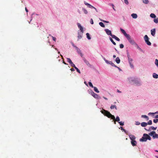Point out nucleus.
<instances>
[{"label":"nucleus","mask_w":158,"mask_h":158,"mask_svg":"<svg viewBox=\"0 0 158 158\" xmlns=\"http://www.w3.org/2000/svg\"><path fill=\"white\" fill-rule=\"evenodd\" d=\"M153 122L156 123L158 122V119H154L153 120Z\"/></svg>","instance_id":"43"},{"label":"nucleus","mask_w":158,"mask_h":158,"mask_svg":"<svg viewBox=\"0 0 158 158\" xmlns=\"http://www.w3.org/2000/svg\"><path fill=\"white\" fill-rule=\"evenodd\" d=\"M83 60L85 63L87 64V66H88L90 67L91 66V65L90 64L89 62L85 58H83Z\"/></svg>","instance_id":"9"},{"label":"nucleus","mask_w":158,"mask_h":158,"mask_svg":"<svg viewBox=\"0 0 158 158\" xmlns=\"http://www.w3.org/2000/svg\"><path fill=\"white\" fill-rule=\"evenodd\" d=\"M127 39L129 42L132 44L134 45L135 44V43L134 40L132 39L129 35H128V36L126 37Z\"/></svg>","instance_id":"6"},{"label":"nucleus","mask_w":158,"mask_h":158,"mask_svg":"<svg viewBox=\"0 0 158 158\" xmlns=\"http://www.w3.org/2000/svg\"><path fill=\"white\" fill-rule=\"evenodd\" d=\"M157 129V127H154L153 126H151L149 128L148 130V131H150L151 130H156Z\"/></svg>","instance_id":"13"},{"label":"nucleus","mask_w":158,"mask_h":158,"mask_svg":"<svg viewBox=\"0 0 158 158\" xmlns=\"http://www.w3.org/2000/svg\"><path fill=\"white\" fill-rule=\"evenodd\" d=\"M111 6H112V7H113V9H114V10H115V9L114 8V5L113 4H111Z\"/></svg>","instance_id":"54"},{"label":"nucleus","mask_w":158,"mask_h":158,"mask_svg":"<svg viewBox=\"0 0 158 158\" xmlns=\"http://www.w3.org/2000/svg\"><path fill=\"white\" fill-rule=\"evenodd\" d=\"M124 2L127 4H128V2L127 1V0H124Z\"/></svg>","instance_id":"49"},{"label":"nucleus","mask_w":158,"mask_h":158,"mask_svg":"<svg viewBox=\"0 0 158 158\" xmlns=\"http://www.w3.org/2000/svg\"><path fill=\"white\" fill-rule=\"evenodd\" d=\"M131 16L132 18L134 19H136L137 17V15L136 14H132L131 15Z\"/></svg>","instance_id":"19"},{"label":"nucleus","mask_w":158,"mask_h":158,"mask_svg":"<svg viewBox=\"0 0 158 158\" xmlns=\"http://www.w3.org/2000/svg\"><path fill=\"white\" fill-rule=\"evenodd\" d=\"M72 46L74 47H75V48H76V46H75L74 44H73V43H72Z\"/></svg>","instance_id":"61"},{"label":"nucleus","mask_w":158,"mask_h":158,"mask_svg":"<svg viewBox=\"0 0 158 158\" xmlns=\"http://www.w3.org/2000/svg\"><path fill=\"white\" fill-rule=\"evenodd\" d=\"M105 31L106 32V33L108 35H110L112 36L113 35L112 34L111 31L107 29H106L105 30Z\"/></svg>","instance_id":"8"},{"label":"nucleus","mask_w":158,"mask_h":158,"mask_svg":"<svg viewBox=\"0 0 158 158\" xmlns=\"http://www.w3.org/2000/svg\"><path fill=\"white\" fill-rule=\"evenodd\" d=\"M118 123L120 124V125L121 126H123L124 125V122H119Z\"/></svg>","instance_id":"40"},{"label":"nucleus","mask_w":158,"mask_h":158,"mask_svg":"<svg viewBox=\"0 0 158 158\" xmlns=\"http://www.w3.org/2000/svg\"><path fill=\"white\" fill-rule=\"evenodd\" d=\"M154 22L156 23H158V18L154 19Z\"/></svg>","instance_id":"35"},{"label":"nucleus","mask_w":158,"mask_h":158,"mask_svg":"<svg viewBox=\"0 0 158 158\" xmlns=\"http://www.w3.org/2000/svg\"><path fill=\"white\" fill-rule=\"evenodd\" d=\"M76 49L77 50V52L78 53H80L81 52L79 48H77V47H76Z\"/></svg>","instance_id":"32"},{"label":"nucleus","mask_w":158,"mask_h":158,"mask_svg":"<svg viewBox=\"0 0 158 158\" xmlns=\"http://www.w3.org/2000/svg\"><path fill=\"white\" fill-rule=\"evenodd\" d=\"M127 55L128 59V62L130 64V67L131 68H134V66L133 64H132L133 60L131 58L130 54L128 52H127Z\"/></svg>","instance_id":"2"},{"label":"nucleus","mask_w":158,"mask_h":158,"mask_svg":"<svg viewBox=\"0 0 158 158\" xmlns=\"http://www.w3.org/2000/svg\"><path fill=\"white\" fill-rule=\"evenodd\" d=\"M89 86L92 87V88H94V86H93V85H92V83L90 82H89Z\"/></svg>","instance_id":"36"},{"label":"nucleus","mask_w":158,"mask_h":158,"mask_svg":"<svg viewBox=\"0 0 158 158\" xmlns=\"http://www.w3.org/2000/svg\"><path fill=\"white\" fill-rule=\"evenodd\" d=\"M120 128H121V129L122 130L124 131L125 132H126V130H125V129H123L122 127H121Z\"/></svg>","instance_id":"52"},{"label":"nucleus","mask_w":158,"mask_h":158,"mask_svg":"<svg viewBox=\"0 0 158 158\" xmlns=\"http://www.w3.org/2000/svg\"><path fill=\"white\" fill-rule=\"evenodd\" d=\"M82 10H83V11L85 14H86L88 13V11L85 9L83 8Z\"/></svg>","instance_id":"33"},{"label":"nucleus","mask_w":158,"mask_h":158,"mask_svg":"<svg viewBox=\"0 0 158 158\" xmlns=\"http://www.w3.org/2000/svg\"><path fill=\"white\" fill-rule=\"evenodd\" d=\"M153 77L155 78H158V75L155 73L153 74Z\"/></svg>","instance_id":"21"},{"label":"nucleus","mask_w":158,"mask_h":158,"mask_svg":"<svg viewBox=\"0 0 158 158\" xmlns=\"http://www.w3.org/2000/svg\"><path fill=\"white\" fill-rule=\"evenodd\" d=\"M86 35L88 39L90 40L91 39V37H90L89 34V33H87L86 34Z\"/></svg>","instance_id":"31"},{"label":"nucleus","mask_w":158,"mask_h":158,"mask_svg":"<svg viewBox=\"0 0 158 158\" xmlns=\"http://www.w3.org/2000/svg\"><path fill=\"white\" fill-rule=\"evenodd\" d=\"M141 117L142 118H146L147 120H148L149 119V118L148 117L146 116V115H142Z\"/></svg>","instance_id":"27"},{"label":"nucleus","mask_w":158,"mask_h":158,"mask_svg":"<svg viewBox=\"0 0 158 158\" xmlns=\"http://www.w3.org/2000/svg\"><path fill=\"white\" fill-rule=\"evenodd\" d=\"M149 135L150 136H152L153 139L158 138V134H156V132L154 131H152L149 133Z\"/></svg>","instance_id":"5"},{"label":"nucleus","mask_w":158,"mask_h":158,"mask_svg":"<svg viewBox=\"0 0 158 158\" xmlns=\"http://www.w3.org/2000/svg\"><path fill=\"white\" fill-rule=\"evenodd\" d=\"M147 138V139H148L149 140H151V137L149 136H148V137Z\"/></svg>","instance_id":"53"},{"label":"nucleus","mask_w":158,"mask_h":158,"mask_svg":"<svg viewBox=\"0 0 158 158\" xmlns=\"http://www.w3.org/2000/svg\"><path fill=\"white\" fill-rule=\"evenodd\" d=\"M104 60L105 61V62L107 64H111V63H112V61H109L107 60H106L105 58L104 59Z\"/></svg>","instance_id":"23"},{"label":"nucleus","mask_w":158,"mask_h":158,"mask_svg":"<svg viewBox=\"0 0 158 158\" xmlns=\"http://www.w3.org/2000/svg\"><path fill=\"white\" fill-rule=\"evenodd\" d=\"M79 54H80L81 56L82 57L83 56V54L81 53V52H80V53Z\"/></svg>","instance_id":"62"},{"label":"nucleus","mask_w":158,"mask_h":158,"mask_svg":"<svg viewBox=\"0 0 158 158\" xmlns=\"http://www.w3.org/2000/svg\"><path fill=\"white\" fill-rule=\"evenodd\" d=\"M77 24L78 28L80 29V30H81L82 33H83V27L79 23H77Z\"/></svg>","instance_id":"12"},{"label":"nucleus","mask_w":158,"mask_h":158,"mask_svg":"<svg viewBox=\"0 0 158 158\" xmlns=\"http://www.w3.org/2000/svg\"><path fill=\"white\" fill-rule=\"evenodd\" d=\"M110 108L111 109H114V108L116 110L117 109L116 106L115 105H111L110 107Z\"/></svg>","instance_id":"22"},{"label":"nucleus","mask_w":158,"mask_h":158,"mask_svg":"<svg viewBox=\"0 0 158 158\" xmlns=\"http://www.w3.org/2000/svg\"><path fill=\"white\" fill-rule=\"evenodd\" d=\"M131 143L132 145L133 146L136 145V141L135 140H134L131 141Z\"/></svg>","instance_id":"17"},{"label":"nucleus","mask_w":158,"mask_h":158,"mask_svg":"<svg viewBox=\"0 0 158 158\" xmlns=\"http://www.w3.org/2000/svg\"><path fill=\"white\" fill-rule=\"evenodd\" d=\"M110 41L112 42V43L113 44H114V45H116V43L113 40L111 37H110Z\"/></svg>","instance_id":"28"},{"label":"nucleus","mask_w":158,"mask_h":158,"mask_svg":"<svg viewBox=\"0 0 158 158\" xmlns=\"http://www.w3.org/2000/svg\"><path fill=\"white\" fill-rule=\"evenodd\" d=\"M78 39H80L82 38V35H80L79 34V33H78Z\"/></svg>","instance_id":"37"},{"label":"nucleus","mask_w":158,"mask_h":158,"mask_svg":"<svg viewBox=\"0 0 158 158\" xmlns=\"http://www.w3.org/2000/svg\"><path fill=\"white\" fill-rule=\"evenodd\" d=\"M140 141L142 142H145L147 140L146 139L144 136L142 137V138L140 139Z\"/></svg>","instance_id":"18"},{"label":"nucleus","mask_w":158,"mask_h":158,"mask_svg":"<svg viewBox=\"0 0 158 158\" xmlns=\"http://www.w3.org/2000/svg\"><path fill=\"white\" fill-rule=\"evenodd\" d=\"M89 94H91L95 98L98 99H101V97L99 96L98 94L95 93L93 91H91Z\"/></svg>","instance_id":"4"},{"label":"nucleus","mask_w":158,"mask_h":158,"mask_svg":"<svg viewBox=\"0 0 158 158\" xmlns=\"http://www.w3.org/2000/svg\"><path fill=\"white\" fill-rule=\"evenodd\" d=\"M155 64L158 67V60L157 59L155 60Z\"/></svg>","instance_id":"34"},{"label":"nucleus","mask_w":158,"mask_h":158,"mask_svg":"<svg viewBox=\"0 0 158 158\" xmlns=\"http://www.w3.org/2000/svg\"><path fill=\"white\" fill-rule=\"evenodd\" d=\"M70 64L71 65V66L72 67L74 68L75 69V68L76 67L75 65L73 62L72 63H71Z\"/></svg>","instance_id":"41"},{"label":"nucleus","mask_w":158,"mask_h":158,"mask_svg":"<svg viewBox=\"0 0 158 158\" xmlns=\"http://www.w3.org/2000/svg\"><path fill=\"white\" fill-rule=\"evenodd\" d=\"M148 0H143V2L145 4H148Z\"/></svg>","instance_id":"38"},{"label":"nucleus","mask_w":158,"mask_h":158,"mask_svg":"<svg viewBox=\"0 0 158 158\" xmlns=\"http://www.w3.org/2000/svg\"><path fill=\"white\" fill-rule=\"evenodd\" d=\"M148 123V125H151L152 124V120H150L148 122V123Z\"/></svg>","instance_id":"39"},{"label":"nucleus","mask_w":158,"mask_h":158,"mask_svg":"<svg viewBox=\"0 0 158 158\" xmlns=\"http://www.w3.org/2000/svg\"><path fill=\"white\" fill-rule=\"evenodd\" d=\"M52 40L55 41H56V37H53V36H52Z\"/></svg>","instance_id":"48"},{"label":"nucleus","mask_w":158,"mask_h":158,"mask_svg":"<svg viewBox=\"0 0 158 158\" xmlns=\"http://www.w3.org/2000/svg\"><path fill=\"white\" fill-rule=\"evenodd\" d=\"M130 138L131 141L135 140V136L133 135H130L129 136Z\"/></svg>","instance_id":"14"},{"label":"nucleus","mask_w":158,"mask_h":158,"mask_svg":"<svg viewBox=\"0 0 158 158\" xmlns=\"http://www.w3.org/2000/svg\"><path fill=\"white\" fill-rule=\"evenodd\" d=\"M129 81L130 82H133L137 85H141L140 81H139L137 78H130L129 79Z\"/></svg>","instance_id":"3"},{"label":"nucleus","mask_w":158,"mask_h":158,"mask_svg":"<svg viewBox=\"0 0 158 158\" xmlns=\"http://www.w3.org/2000/svg\"><path fill=\"white\" fill-rule=\"evenodd\" d=\"M144 40L146 43V44L148 45H151V43L149 41V38L148 37V36L147 35H145L144 37Z\"/></svg>","instance_id":"7"},{"label":"nucleus","mask_w":158,"mask_h":158,"mask_svg":"<svg viewBox=\"0 0 158 158\" xmlns=\"http://www.w3.org/2000/svg\"><path fill=\"white\" fill-rule=\"evenodd\" d=\"M117 92L118 93H121V92L120 91H119L118 89H117Z\"/></svg>","instance_id":"59"},{"label":"nucleus","mask_w":158,"mask_h":158,"mask_svg":"<svg viewBox=\"0 0 158 158\" xmlns=\"http://www.w3.org/2000/svg\"><path fill=\"white\" fill-rule=\"evenodd\" d=\"M63 63L65 64H66L64 61H63Z\"/></svg>","instance_id":"63"},{"label":"nucleus","mask_w":158,"mask_h":158,"mask_svg":"<svg viewBox=\"0 0 158 158\" xmlns=\"http://www.w3.org/2000/svg\"><path fill=\"white\" fill-rule=\"evenodd\" d=\"M90 8H95V7H94L93 6H92V5H91L90 7H89Z\"/></svg>","instance_id":"56"},{"label":"nucleus","mask_w":158,"mask_h":158,"mask_svg":"<svg viewBox=\"0 0 158 158\" xmlns=\"http://www.w3.org/2000/svg\"><path fill=\"white\" fill-rule=\"evenodd\" d=\"M75 69L76 70L77 72L79 73H81V72L80 70L77 68V67L75 68Z\"/></svg>","instance_id":"42"},{"label":"nucleus","mask_w":158,"mask_h":158,"mask_svg":"<svg viewBox=\"0 0 158 158\" xmlns=\"http://www.w3.org/2000/svg\"><path fill=\"white\" fill-rule=\"evenodd\" d=\"M148 125V123L145 122H142L141 123V125L142 127H145Z\"/></svg>","instance_id":"16"},{"label":"nucleus","mask_w":158,"mask_h":158,"mask_svg":"<svg viewBox=\"0 0 158 158\" xmlns=\"http://www.w3.org/2000/svg\"><path fill=\"white\" fill-rule=\"evenodd\" d=\"M120 30L122 33L124 34V36L126 37L127 36H128V35H129V34H127L125 31L122 29V28H120Z\"/></svg>","instance_id":"10"},{"label":"nucleus","mask_w":158,"mask_h":158,"mask_svg":"<svg viewBox=\"0 0 158 158\" xmlns=\"http://www.w3.org/2000/svg\"><path fill=\"white\" fill-rule=\"evenodd\" d=\"M84 4L86 5H87V6H88V5H89V3L86 2H84Z\"/></svg>","instance_id":"50"},{"label":"nucleus","mask_w":158,"mask_h":158,"mask_svg":"<svg viewBox=\"0 0 158 158\" xmlns=\"http://www.w3.org/2000/svg\"><path fill=\"white\" fill-rule=\"evenodd\" d=\"M84 4L86 5H87V6H88V5H89V3L86 2H84Z\"/></svg>","instance_id":"51"},{"label":"nucleus","mask_w":158,"mask_h":158,"mask_svg":"<svg viewBox=\"0 0 158 158\" xmlns=\"http://www.w3.org/2000/svg\"><path fill=\"white\" fill-rule=\"evenodd\" d=\"M99 25L102 27H105V25H104V24L102 22H99Z\"/></svg>","instance_id":"26"},{"label":"nucleus","mask_w":158,"mask_h":158,"mask_svg":"<svg viewBox=\"0 0 158 158\" xmlns=\"http://www.w3.org/2000/svg\"><path fill=\"white\" fill-rule=\"evenodd\" d=\"M103 22H105V23H109V22L108 21H106L104 20L103 21Z\"/></svg>","instance_id":"57"},{"label":"nucleus","mask_w":158,"mask_h":158,"mask_svg":"<svg viewBox=\"0 0 158 158\" xmlns=\"http://www.w3.org/2000/svg\"><path fill=\"white\" fill-rule=\"evenodd\" d=\"M150 16L152 18H155L156 17V15L153 13H152L150 15Z\"/></svg>","instance_id":"24"},{"label":"nucleus","mask_w":158,"mask_h":158,"mask_svg":"<svg viewBox=\"0 0 158 158\" xmlns=\"http://www.w3.org/2000/svg\"><path fill=\"white\" fill-rule=\"evenodd\" d=\"M25 10H26V11L27 12H28V10L27 9V8L26 7H25Z\"/></svg>","instance_id":"60"},{"label":"nucleus","mask_w":158,"mask_h":158,"mask_svg":"<svg viewBox=\"0 0 158 158\" xmlns=\"http://www.w3.org/2000/svg\"><path fill=\"white\" fill-rule=\"evenodd\" d=\"M110 65H111L112 66L115 67H117V66H116V65H115L114 64V63H112H112H111V64Z\"/></svg>","instance_id":"45"},{"label":"nucleus","mask_w":158,"mask_h":158,"mask_svg":"<svg viewBox=\"0 0 158 158\" xmlns=\"http://www.w3.org/2000/svg\"><path fill=\"white\" fill-rule=\"evenodd\" d=\"M136 125H139L140 124V123L138 122H136Z\"/></svg>","instance_id":"55"},{"label":"nucleus","mask_w":158,"mask_h":158,"mask_svg":"<svg viewBox=\"0 0 158 158\" xmlns=\"http://www.w3.org/2000/svg\"><path fill=\"white\" fill-rule=\"evenodd\" d=\"M151 34L153 36H154L156 34V29L154 28L152 29L151 31Z\"/></svg>","instance_id":"11"},{"label":"nucleus","mask_w":158,"mask_h":158,"mask_svg":"<svg viewBox=\"0 0 158 158\" xmlns=\"http://www.w3.org/2000/svg\"><path fill=\"white\" fill-rule=\"evenodd\" d=\"M101 113L104 114L105 116H107L108 118H111V119L115 120V121L119 122L120 121V118L118 116H117L116 119L114 116L111 114L110 112L108 111L104 110H103L101 111Z\"/></svg>","instance_id":"1"},{"label":"nucleus","mask_w":158,"mask_h":158,"mask_svg":"<svg viewBox=\"0 0 158 158\" xmlns=\"http://www.w3.org/2000/svg\"><path fill=\"white\" fill-rule=\"evenodd\" d=\"M124 45L123 44H121L120 45V48H122L124 47Z\"/></svg>","instance_id":"46"},{"label":"nucleus","mask_w":158,"mask_h":158,"mask_svg":"<svg viewBox=\"0 0 158 158\" xmlns=\"http://www.w3.org/2000/svg\"><path fill=\"white\" fill-rule=\"evenodd\" d=\"M90 23L92 24H94L93 21L92 19H90Z\"/></svg>","instance_id":"47"},{"label":"nucleus","mask_w":158,"mask_h":158,"mask_svg":"<svg viewBox=\"0 0 158 158\" xmlns=\"http://www.w3.org/2000/svg\"><path fill=\"white\" fill-rule=\"evenodd\" d=\"M67 61L70 64L72 63V62L69 58H67Z\"/></svg>","instance_id":"29"},{"label":"nucleus","mask_w":158,"mask_h":158,"mask_svg":"<svg viewBox=\"0 0 158 158\" xmlns=\"http://www.w3.org/2000/svg\"><path fill=\"white\" fill-rule=\"evenodd\" d=\"M70 70L72 71H74V69L73 68H71Z\"/></svg>","instance_id":"58"},{"label":"nucleus","mask_w":158,"mask_h":158,"mask_svg":"<svg viewBox=\"0 0 158 158\" xmlns=\"http://www.w3.org/2000/svg\"><path fill=\"white\" fill-rule=\"evenodd\" d=\"M148 136H149L148 135L146 134H144L143 135V136H144L145 138H146V139L147 140V138L148 137Z\"/></svg>","instance_id":"30"},{"label":"nucleus","mask_w":158,"mask_h":158,"mask_svg":"<svg viewBox=\"0 0 158 158\" xmlns=\"http://www.w3.org/2000/svg\"><path fill=\"white\" fill-rule=\"evenodd\" d=\"M112 37L115 40H116L118 41H119L120 39L119 38L117 37V36H116L115 35H113L112 36Z\"/></svg>","instance_id":"15"},{"label":"nucleus","mask_w":158,"mask_h":158,"mask_svg":"<svg viewBox=\"0 0 158 158\" xmlns=\"http://www.w3.org/2000/svg\"><path fill=\"white\" fill-rule=\"evenodd\" d=\"M94 90L95 92H96L97 93H99V91H98V89L96 87H94Z\"/></svg>","instance_id":"25"},{"label":"nucleus","mask_w":158,"mask_h":158,"mask_svg":"<svg viewBox=\"0 0 158 158\" xmlns=\"http://www.w3.org/2000/svg\"><path fill=\"white\" fill-rule=\"evenodd\" d=\"M115 61L117 63L119 64L120 62V60L118 57H117L115 59Z\"/></svg>","instance_id":"20"},{"label":"nucleus","mask_w":158,"mask_h":158,"mask_svg":"<svg viewBox=\"0 0 158 158\" xmlns=\"http://www.w3.org/2000/svg\"><path fill=\"white\" fill-rule=\"evenodd\" d=\"M158 114V111H157V112H156L155 113H149V114H148V115L150 114Z\"/></svg>","instance_id":"44"},{"label":"nucleus","mask_w":158,"mask_h":158,"mask_svg":"<svg viewBox=\"0 0 158 158\" xmlns=\"http://www.w3.org/2000/svg\"><path fill=\"white\" fill-rule=\"evenodd\" d=\"M155 118H158V115H156L155 117Z\"/></svg>","instance_id":"64"}]
</instances>
